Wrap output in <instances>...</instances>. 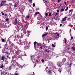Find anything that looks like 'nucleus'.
<instances>
[{
	"label": "nucleus",
	"mask_w": 75,
	"mask_h": 75,
	"mask_svg": "<svg viewBox=\"0 0 75 75\" xmlns=\"http://www.w3.org/2000/svg\"><path fill=\"white\" fill-rule=\"evenodd\" d=\"M34 47L35 50H36V48H38V46L37 45H38L39 47H41L42 45L40 43H37V42H34Z\"/></svg>",
	"instance_id": "nucleus-1"
},
{
	"label": "nucleus",
	"mask_w": 75,
	"mask_h": 75,
	"mask_svg": "<svg viewBox=\"0 0 75 75\" xmlns=\"http://www.w3.org/2000/svg\"><path fill=\"white\" fill-rule=\"evenodd\" d=\"M6 3V1H2V2L0 4L1 6H6V4L4 3Z\"/></svg>",
	"instance_id": "nucleus-2"
},
{
	"label": "nucleus",
	"mask_w": 75,
	"mask_h": 75,
	"mask_svg": "<svg viewBox=\"0 0 75 75\" xmlns=\"http://www.w3.org/2000/svg\"><path fill=\"white\" fill-rule=\"evenodd\" d=\"M17 23V19H16L14 23V25H16Z\"/></svg>",
	"instance_id": "nucleus-3"
},
{
	"label": "nucleus",
	"mask_w": 75,
	"mask_h": 75,
	"mask_svg": "<svg viewBox=\"0 0 75 75\" xmlns=\"http://www.w3.org/2000/svg\"><path fill=\"white\" fill-rule=\"evenodd\" d=\"M5 47H6L7 50H8V45H7V44H5Z\"/></svg>",
	"instance_id": "nucleus-4"
},
{
	"label": "nucleus",
	"mask_w": 75,
	"mask_h": 75,
	"mask_svg": "<svg viewBox=\"0 0 75 75\" xmlns=\"http://www.w3.org/2000/svg\"><path fill=\"white\" fill-rule=\"evenodd\" d=\"M18 2L16 3L15 4L14 7H16L17 6H18Z\"/></svg>",
	"instance_id": "nucleus-5"
},
{
	"label": "nucleus",
	"mask_w": 75,
	"mask_h": 75,
	"mask_svg": "<svg viewBox=\"0 0 75 75\" xmlns=\"http://www.w3.org/2000/svg\"><path fill=\"white\" fill-rule=\"evenodd\" d=\"M67 18V17L66 16L64 18H63V20L62 21H65V20H66V19Z\"/></svg>",
	"instance_id": "nucleus-6"
},
{
	"label": "nucleus",
	"mask_w": 75,
	"mask_h": 75,
	"mask_svg": "<svg viewBox=\"0 0 75 75\" xmlns=\"http://www.w3.org/2000/svg\"><path fill=\"white\" fill-rule=\"evenodd\" d=\"M56 35H57V36H58L59 35V33H55Z\"/></svg>",
	"instance_id": "nucleus-7"
},
{
	"label": "nucleus",
	"mask_w": 75,
	"mask_h": 75,
	"mask_svg": "<svg viewBox=\"0 0 75 75\" xmlns=\"http://www.w3.org/2000/svg\"><path fill=\"white\" fill-rule=\"evenodd\" d=\"M26 49H28L29 48V45H28L27 46L25 47Z\"/></svg>",
	"instance_id": "nucleus-8"
},
{
	"label": "nucleus",
	"mask_w": 75,
	"mask_h": 75,
	"mask_svg": "<svg viewBox=\"0 0 75 75\" xmlns=\"http://www.w3.org/2000/svg\"><path fill=\"white\" fill-rule=\"evenodd\" d=\"M72 50L73 51H75V47H73L72 48H71Z\"/></svg>",
	"instance_id": "nucleus-9"
},
{
	"label": "nucleus",
	"mask_w": 75,
	"mask_h": 75,
	"mask_svg": "<svg viewBox=\"0 0 75 75\" xmlns=\"http://www.w3.org/2000/svg\"><path fill=\"white\" fill-rule=\"evenodd\" d=\"M5 58V57L4 56H3L2 58V60H3V61H4V59Z\"/></svg>",
	"instance_id": "nucleus-10"
},
{
	"label": "nucleus",
	"mask_w": 75,
	"mask_h": 75,
	"mask_svg": "<svg viewBox=\"0 0 75 75\" xmlns=\"http://www.w3.org/2000/svg\"><path fill=\"white\" fill-rule=\"evenodd\" d=\"M5 64H8V61L7 60H6L5 61Z\"/></svg>",
	"instance_id": "nucleus-11"
},
{
	"label": "nucleus",
	"mask_w": 75,
	"mask_h": 75,
	"mask_svg": "<svg viewBox=\"0 0 75 75\" xmlns=\"http://www.w3.org/2000/svg\"><path fill=\"white\" fill-rule=\"evenodd\" d=\"M45 52H48V53H49V52H50L48 51V50L47 49L45 50Z\"/></svg>",
	"instance_id": "nucleus-12"
},
{
	"label": "nucleus",
	"mask_w": 75,
	"mask_h": 75,
	"mask_svg": "<svg viewBox=\"0 0 75 75\" xmlns=\"http://www.w3.org/2000/svg\"><path fill=\"white\" fill-rule=\"evenodd\" d=\"M35 14L37 15V14H40V12H36L35 13Z\"/></svg>",
	"instance_id": "nucleus-13"
},
{
	"label": "nucleus",
	"mask_w": 75,
	"mask_h": 75,
	"mask_svg": "<svg viewBox=\"0 0 75 75\" xmlns=\"http://www.w3.org/2000/svg\"><path fill=\"white\" fill-rule=\"evenodd\" d=\"M16 54V55H18L19 54V53H18V51H16L15 52Z\"/></svg>",
	"instance_id": "nucleus-14"
},
{
	"label": "nucleus",
	"mask_w": 75,
	"mask_h": 75,
	"mask_svg": "<svg viewBox=\"0 0 75 75\" xmlns=\"http://www.w3.org/2000/svg\"><path fill=\"white\" fill-rule=\"evenodd\" d=\"M8 69H9V70H10L11 69V66H9L8 68Z\"/></svg>",
	"instance_id": "nucleus-15"
},
{
	"label": "nucleus",
	"mask_w": 75,
	"mask_h": 75,
	"mask_svg": "<svg viewBox=\"0 0 75 75\" xmlns=\"http://www.w3.org/2000/svg\"><path fill=\"white\" fill-rule=\"evenodd\" d=\"M64 11V8H62L61 10V11L62 12V11Z\"/></svg>",
	"instance_id": "nucleus-16"
},
{
	"label": "nucleus",
	"mask_w": 75,
	"mask_h": 75,
	"mask_svg": "<svg viewBox=\"0 0 75 75\" xmlns=\"http://www.w3.org/2000/svg\"><path fill=\"white\" fill-rule=\"evenodd\" d=\"M64 42H65V43L67 42V40H66L65 38H64Z\"/></svg>",
	"instance_id": "nucleus-17"
},
{
	"label": "nucleus",
	"mask_w": 75,
	"mask_h": 75,
	"mask_svg": "<svg viewBox=\"0 0 75 75\" xmlns=\"http://www.w3.org/2000/svg\"><path fill=\"white\" fill-rule=\"evenodd\" d=\"M3 67H4V66L3 65L0 66V68H3Z\"/></svg>",
	"instance_id": "nucleus-18"
},
{
	"label": "nucleus",
	"mask_w": 75,
	"mask_h": 75,
	"mask_svg": "<svg viewBox=\"0 0 75 75\" xmlns=\"http://www.w3.org/2000/svg\"><path fill=\"white\" fill-rule=\"evenodd\" d=\"M52 47H55V46L54 45L52 44Z\"/></svg>",
	"instance_id": "nucleus-19"
},
{
	"label": "nucleus",
	"mask_w": 75,
	"mask_h": 75,
	"mask_svg": "<svg viewBox=\"0 0 75 75\" xmlns=\"http://www.w3.org/2000/svg\"><path fill=\"white\" fill-rule=\"evenodd\" d=\"M48 73H50V74H51L52 72L51 71L49 70V71L48 72Z\"/></svg>",
	"instance_id": "nucleus-20"
},
{
	"label": "nucleus",
	"mask_w": 75,
	"mask_h": 75,
	"mask_svg": "<svg viewBox=\"0 0 75 75\" xmlns=\"http://www.w3.org/2000/svg\"><path fill=\"white\" fill-rule=\"evenodd\" d=\"M40 49H42V45H41V46L40 47Z\"/></svg>",
	"instance_id": "nucleus-21"
},
{
	"label": "nucleus",
	"mask_w": 75,
	"mask_h": 75,
	"mask_svg": "<svg viewBox=\"0 0 75 75\" xmlns=\"http://www.w3.org/2000/svg\"><path fill=\"white\" fill-rule=\"evenodd\" d=\"M48 27H46V31L48 30Z\"/></svg>",
	"instance_id": "nucleus-22"
},
{
	"label": "nucleus",
	"mask_w": 75,
	"mask_h": 75,
	"mask_svg": "<svg viewBox=\"0 0 75 75\" xmlns=\"http://www.w3.org/2000/svg\"><path fill=\"white\" fill-rule=\"evenodd\" d=\"M51 13H50L49 14V16H51Z\"/></svg>",
	"instance_id": "nucleus-23"
},
{
	"label": "nucleus",
	"mask_w": 75,
	"mask_h": 75,
	"mask_svg": "<svg viewBox=\"0 0 75 75\" xmlns=\"http://www.w3.org/2000/svg\"><path fill=\"white\" fill-rule=\"evenodd\" d=\"M68 7L66 9H65V11H67V10H68Z\"/></svg>",
	"instance_id": "nucleus-24"
},
{
	"label": "nucleus",
	"mask_w": 75,
	"mask_h": 75,
	"mask_svg": "<svg viewBox=\"0 0 75 75\" xmlns=\"http://www.w3.org/2000/svg\"><path fill=\"white\" fill-rule=\"evenodd\" d=\"M48 14L47 13L45 14V16H46V17H47V16H48Z\"/></svg>",
	"instance_id": "nucleus-25"
},
{
	"label": "nucleus",
	"mask_w": 75,
	"mask_h": 75,
	"mask_svg": "<svg viewBox=\"0 0 75 75\" xmlns=\"http://www.w3.org/2000/svg\"><path fill=\"white\" fill-rule=\"evenodd\" d=\"M16 64H17V65H18V67H19V66H20V64H19V65H18V62H16Z\"/></svg>",
	"instance_id": "nucleus-26"
},
{
	"label": "nucleus",
	"mask_w": 75,
	"mask_h": 75,
	"mask_svg": "<svg viewBox=\"0 0 75 75\" xmlns=\"http://www.w3.org/2000/svg\"><path fill=\"white\" fill-rule=\"evenodd\" d=\"M58 13H56V14L55 15V16H57V15H58Z\"/></svg>",
	"instance_id": "nucleus-27"
},
{
	"label": "nucleus",
	"mask_w": 75,
	"mask_h": 75,
	"mask_svg": "<svg viewBox=\"0 0 75 75\" xmlns=\"http://www.w3.org/2000/svg\"><path fill=\"white\" fill-rule=\"evenodd\" d=\"M50 65L51 66H52V63H50Z\"/></svg>",
	"instance_id": "nucleus-28"
},
{
	"label": "nucleus",
	"mask_w": 75,
	"mask_h": 75,
	"mask_svg": "<svg viewBox=\"0 0 75 75\" xmlns=\"http://www.w3.org/2000/svg\"><path fill=\"white\" fill-rule=\"evenodd\" d=\"M1 13L3 16H4V13L3 12H1Z\"/></svg>",
	"instance_id": "nucleus-29"
},
{
	"label": "nucleus",
	"mask_w": 75,
	"mask_h": 75,
	"mask_svg": "<svg viewBox=\"0 0 75 75\" xmlns=\"http://www.w3.org/2000/svg\"><path fill=\"white\" fill-rule=\"evenodd\" d=\"M18 44H19V45H21V42H18Z\"/></svg>",
	"instance_id": "nucleus-30"
},
{
	"label": "nucleus",
	"mask_w": 75,
	"mask_h": 75,
	"mask_svg": "<svg viewBox=\"0 0 75 75\" xmlns=\"http://www.w3.org/2000/svg\"><path fill=\"white\" fill-rule=\"evenodd\" d=\"M29 1L30 2V3H32V0H29Z\"/></svg>",
	"instance_id": "nucleus-31"
},
{
	"label": "nucleus",
	"mask_w": 75,
	"mask_h": 75,
	"mask_svg": "<svg viewBox=\"0 0 75 75\" xmlns=\"http://www.w3.org/2000/svg\"><path fill=\"white\" fill-rule=\"evenodd\" d=\"M33 7H35V4H34V3H33Z\"/></svg>",
	"instance_id": "nucleus-32"
},
{
	"label": "nucleus",
	"mask_w": 75,
	"mask_h": 75,
	"mask_svg": "<svg viewBox=\"0 0 75 75\" xmlns=\"http://www.w3.org/2000/svg\"><path fill=\"white\" fill-rule=\"evenodd\" d=\"M69 65H70V67H71V65H72V63H70Z\"/></svg>",
	"instance_id": "nucleus-33"
},
{
	"label": "nucleus",
	"mask_w": 75,
	"mask_h": 75,
	"mask_svg": "<svg viewBox=\"0 0 75 75\" xmlns=\"http://www.w3.org/2000/svg\"><path fill=\"white\" fill-rule=\"evenodd\" d=\"M59 1H61V0H58V1H57L58 3H59Z\"/></svg>",
	"instance_id": "nucleus-34"
},
{
	"label": "nucleus",
	"mask_w": 75,
	"mask_h": 75,
	"mask_svg": "<svg viewBox=\"0 0 75 75\" xmlns=\"http://www.w3.org/2000/svg\"><path fill=\"white\" fill-rule=\"evenodd\" d=\"M41 61L42 62H44V59H42Z\"/></svg>",
	"instance_id": "nucleus-35"
},
{
	"label": "nucleus",
	"mask_w": 75,
	"mask_h": 75,
	"mask_svg": "<svg viewBox=\"0 0 75 75\" xmlns=\"http://www.w3.org/2000/svg\"><path fill=\"white\" fill-rule=\"evenodd\" d=\"M47 34H48V33H46L45 34H44V35H47Z\"/></svg>",
	"instance_id": "nucleus-36"
},
{
	"label": "nucleus",
	"mask_w": 75,
	"mask_h": 75,
	"mask_svg": "<svg viewBox=\"0 0 75 75\" xmlns=\"http://www.w3.org/2000/svg\"><path fill=\"white\" fill-rule=\"evenodd\" d=\"M45 35H44H44H42V37H43L44 36H45Z\"/></svg>",
	"instance_id": "nucleus-37"
},
{
	"label": "nucleus",
	"mask_w": 75,
	"mask_h": 75,
	"mask_svg": "<svg viewBox=\"0 0 75 75\" xmlns=\"http://www.w3.org/2000/svg\"><path fill=\"white\" fill-rule=\"evenodd\" d=\"M2 42H4V39H2Z\"/></svg>",
	"instance_id": "nucleus-38"
},
{
	"label": "nucleus",
	"mask_w": 75,
	"mask_h": 75,
	"mask_svg": "<svg viewBox=\"0 0 75 75\" xmlns=\"http://www.w3.org/2000/svg\"><path fill=\"white\" fill-rule=\"evenodd\" d=\"M29 17H30V16H27V18H28Z\"/></svg>",
	"instance_id": "nucleus-39"
},
{
	"label": "nucleus",
	"mask_w": 75,
	"mask_h": 75,
	"mask_svg": "<svg viewBox=\"0 0 75 75\" xmlns=\"http://www.w3.org/2000/svg\"><path fill=\"white\" fill-rule=\"evenodd\" d=\"M59 11L58 10H57V13H59Z\"/></svg>",
	"instance_id": "nucleus-40"
},
{
	"label": "nucleus",
	"mask_w": 75,
	"mask_h": 75,
	"mask_svg": "<svg viewBox=\"0 0 75 75\" xmlns=\"http://www.w3.org/2000/svg\"><path fill=\"white\" fill-rule=\"evenodd\" d=\"M6 21H8V18H6Z\"/></svg>",
	"instance_id": "nucleus-41"
},
{
	"label": "nucleus",
	"mask_w": 75,
	"mask_h": 75,
	"mask_svg": "<svg viewBox=\"0 0 75 75\" xmlns=\"http://www.w3.org/2000/svg\"><path fill=\"white\" fill-rule=\"evenodd\" d=\"M27 33H30V31H27Z\"/></svg>",
	"instance_id": "nucleus-42"
},
{
	"label": "nucleus",
	"mask_w": 75,
	"mask_h": 75,
	"mask_svg": "<svg viewBox=\"0 0 75 75\" xmlns=\"http://www.w3.org/2000/svg\"><path fill=\"white\" fill-rule=\"evenodd\" d=\"M36 61L37 62H39V61H38L37 60H36Z\"/></svg>",
	"instance_id": "nucleus-43"
},
{
	"label": "nucleus",
	"mask_w": 75,
	"mask_h": 75,
	"mask_svg": "<svg viewBox=\"0 0 75 75\" xmlns=\"http://www.w3.org/2000/svg\"><path fill=\"white\" fill-rule=\"evenodd\" d=\"M72 39H73V37H71V40H72Z\"/></svg>",
	"instance_id": "nucleus-44"
},
{
	"label": "nucleus",
	"mask_w": 75,
	"mask_h": 75,
	"mask_svg": "<svg viewBox=\"0 0 75 75\" xmlns=\"http://www.w3.org/2000/svg\"><path fill=\"white\" fill-rule=\"evenodd\" d=\"M58 67H61V65H60L59 64V65H58Z\"/></svg>",
	"instance_id": "nucleus-45"
},
{
	"label": "nucleus",
	"mask_w": 75,
	"mask_h": 75,
	"mask_svg": "<svg viewBox=\"0 0 75 75\" xmlns=\"http://www.w3.org/2000/svg\"><path fill=\"white\" fill-rule=\"evenodd\" d=\"M15 75H18V74H17V73H16L15 74Z\"/></svg>",
	"instance_id": "nucleus-46"
},
{
	"label": "nucleus",
	"mask_w": 75,
	"mask_h": 75,
	"mask_svg": "<svg viewBox=\"0 0 75 75\" xmlns=\"http://www.w3.org/2000/svg\"><path fill=\"white\" fill-rule=\"evenodd\" d=\"M64 4H65V5H66V2H64Z\"/></svg>",
	"instance_id": "nucleus-47"
},
{
	"label": "nucleus",
	"mask_w": 75,
	"mask_h": 75,
	"mask_svg": "<svg viewBox=\"0 0 75 75\" xmlns=\"http://www.w3.org/2000/svg\"><path fill=\"white\" fill-rule=\"evenodd\" d=\"M60 25L61 27V26H62V24H60Z\"/></svg>",
	"instance_id": "nucleus-48"
},
{
	"label": "nucleus",
	"mask_w": 75,
	"mask_h": 75,
	"mask_svg": "<svg viewBox=\"0 0 75 75\" xmlns=\"http://www.w3.org/2000/svg\"><path fill=\"white\" fill-rule=\"evenodd\" d=\"M67 50H69V48H67Z\"/></svg>",
	"instance_id": "nucleus-49"
},
{
	"label": "nucleus",
	"mask_w": 75,
	"mask_h": 75,
	"mask_svg": "<svg viewBox=\"0 0 75 75\" xmlns=\"http://www.w3.org/2000/svg\"><path fill=\"white\" fill-rule=\"evenodd\" d=\"M17 69V70H18V69L17 68V69Z\"/></svg>",
	"instance_id": "nucleus-50"
},
{
	"label": "nucleus",
	"mask_w": 75,
	"mask_h": 75,
	"mask_svg": "<svg viewBox=\"0 0 75 75\" xmlns=\"http://www.w3.org/2000/svg\"><path fill=\"white\" fill-rule=\"evenodd\" d=\"M8 74V75H9V74L8 73H7Z\"/></svg>",
	"instance_id": "nucleus-51"
},
{
	"label": "nucleus",
	"mask_w": 75,
	"mask_h": 75,
	"mask_svg": "<svg viewBox=\"0 0 75 75\" xmlns=\"http://www.w3.org/2000/svg\"><path fill=\"white\" fill-rule=\"evenodd\" d=\"M71 10L69 11V12H71Z\"/></svg>",
	"instance_id": "nucleus-52"
},
{
	"label": "nucleus",
	"mask_w": 75,
	"mask_h": 75,
	"mask_svg": "<svg viewBox=\"0 0 75 75\" xmlns=\"http://www.w3.org/2000/svg\"><path fill=\"white\" fill-rule=\"evenodd\" d=\"M69 27H70V26H71L70 25H69Z\"/></svg>",
	"instance_id": "nucleus-53"
},
{
	"label": "nucleus",
	"mask_w": 75,
	"mask_h": 75,
	"mask_svg": "<svg viewBox=\"0 0 75 75\" xmlns=\"http://www.w3.org/2000/svg\"><path fill=\"white\" fill-rule=\"evenodd\" d=\"M31 59H32V60H33V58H31Z\"/></svg>",
	"instance_id": "nucleus-54"
},
{
	"label": "nucleus",
	"mask_w": 75,
	"mask_h": 75,
	"mask_svg": "<svg viewBox=\"0 0 75 75\" xmlns=\"http://www.w3.org/2000/svg\"><path fill=\"white\" fill-rule=\"evenodd\" d=\"M8 0V1H11V0Z\"/></svg>",
	"instance_id": "nucleus-55"
},
{
	"label": "nucleus",
	"mask_w": 75,
	"mask_h": 75,
	"mask_svg": "<svg viewBox=\"0 0 75 75\" xmlns=\"http://www.w3.org/2000/svg\"><path fill=\"white\" fill-rule=\"evenodd\" d=\"M31 57H32V56H31Z\"/></svg>",
	"instance_id": "nucleus-56"
},
{
	"label": "nucleus",
	"mask_w": 75,
	"mask_h": 75,
	"mask_svg": "<svg viewBox=\"0 0 75 75\" xmlns=\"http://www.w3.org/2000/svg\"><path fill=\"white\" fill-rule=\"evenodd\" d=\"M1 48V47H0V49Z\"/></svg>",
	"instance_id": "nucleus-57"
},
{
	"label": "nucleus",
	"mask_w": 75,
	"mask_h": 75,
	"mask_svg": "<svg viewBox=\"0 0 75 75\" xmlns=\"http://www.w3.org/2000/svg\"><path fill=\"white\" fill-rule=\"evenodd\" d=\"M33 63H34V62H33Z\"/></svg>",
	"instance_id": "nucleus-58"
},
{
	"label": "nucleus",
	"mask_w": 75,
	"mask_h": 75,
	"mask_svg": "<svg viewBox=\"0 0 75 75\" xmlns=\"http://www.w3.org/2000/svg\"><path fill=\"white\" fill-rule=\"evenodd\" d=\"M74 30H75V28H74Z\"/></svg>",
	"instance_id": "nucleus-59"
},
{
	"label": "nucleus",
	"mask_w": 75,
	"mask_h": 75,
	"mask_svg": "<svg viewBox=\"0 0 75 75\" xmlns=\"http://www.w3.org/2000/svg\"><path fill=\"white\" fill-rule=\"evenodd\" d=\"M7 57H8V56H7Z\"/></svg>",
	"instance_id": "nucleus-60"
},
{
	"label": "nucleus",
	"mask_w": 75,
	"mask_h": 75,
	"mask_svg": "<svg viewBox=\"0 0 75 75\" xmlns=\"http://www.w3.org/2000/svg\"><path fill=\"white\" fill-rule=\"evenodd\" d=\"M25 44V43H24V44Z\"/></svg>",
	"instance_id": "nucleus-61"
},
{
	"label": "nucleus",
	"mask_w": 75,
	"mask_h": 75,
	"mask_svg": "<svg viewBox=\"0 0 75 75\" xmlns=\"http://www.w3.org/2000/svg\"><path fill=\"white\" fill-rule=\"evenodd\" d=\"M25 44V43H24V44Z\"/></svg>",
	"instance_id": "nucleus-62"
},
{
	"label": "nucleus",
	"mask_w": 75,
	"mask_h": 75,
	"mask_svg": "<svg viewBox=\"0 0 75 75\" xmlns=\"http://www.w3.org/2000/svg\"><path fill=\"white\" fill-rule=\"evenodd\" d=\"M25 44V43H24V44Z\"/></svg>",
	"instance_id": "nucleus-63"
},
{
	"label": "nucleus",
	"mask_w": 75,
	"mask_h": 75,
	"mask_svg": "<svg viewBox=\"0 0 75 75\" xmlns=\"http://www.w3.org/2000/svg\"><path fill=\"white\" fill-rule=\"evenodd\" d=\"M60 72H61V71H60Z\"/></svg>",
	"instance_id": "nucleus-64"
}]
</instances>
